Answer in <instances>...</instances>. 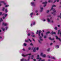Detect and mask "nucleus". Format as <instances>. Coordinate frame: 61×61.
<instances>
[{"mask_svg": "<svg viewBox=\"0 0 61 61\" xmlns=\"http://www.w3.org/2000/svg\"><path fill=\"white\" fill-rule=\"evenodd\" d=\"M56 5H53L51 9L50 10L51 11V10H53V11L54 12H52L51 13L52 14H53V15H55V12H56V10H55V9L54 8H53V7H56Z\"/></svg>", "mask_w": 61, "mask_h": 61, "instance_id": "f257e3e1", "label": "nucleus"}, {"mask_svg": "<svg viewBox=\"0 0 61 61\" xmlns=\"http://www.w3.org/2000/svg\"><path fill=\"white\" fill-rule=\"evenodd\" d=\"M30 56H29L28 60H26L25 59H24V58H23L22 59H21V61H28L29 60V59H30Z\"/></svg>", "mask_w": 61, "mask_h": 61, "instance_id": "f03ea898", "label": "nucleus"}, {"mask_svg": "<svg viewBox=\"0 0 61 61\" xmlns=\"http://www.w3.org/2000/svg\"><path fill=\"white\" fill-rule=\"evenodd\" d=\"M40 56H42L43 57H46V54H44L43 53V52H41V53Z\"/></svg>", "mask_w": 61, "mask_h": 61, "instance_id": "7ed1b4c3", "label": "nucleus"}, {"mask_svg": "<svg viewBox=\"0 0 61 61\" xmlns=\"http://www.w3.org/2000/svg\"><path fill=\"white\" fill-rule=\"evenodd\" d=\"M39 55H37V57L36 58L37 59H39L38 61H40V60H41V58L39 57Z\"/></svg>", "mask_w": 61, "mask_h": 61, "instance_id": "20e7f679", "label": "nucleus"}, {"mask_svg": "<svg viewBox=\"0 0 61 61\" xmlns=\"http://www.w3.org/2000/svg\"><path fill=\"white\" fill-rule=\"evenodd\" d=\"M31 55V54H27L25 55L24 54H22V56H24V57H25V56H30Z\"/></svg>", "mask_w": 61, "mask_h": 61, "instance_id": "39448f33", "label": "nucleus"}, {"mask_svg": "<svg viewBox=\"0 0 61 61\" xmlns=\"http://www.w3.org/2000/svg\"><path fill=\"white\" fill-rule=\"evenodd\" d=\"M56 39H57V40H59V41L61 42V39L60 38H58V37L56 36Z\"/></svg>", "mask_w": 61, "mask_h": 61, "instance_id": "423d86ee", "label": "nucleus"}, {"mask_svg": "<svg viewBox=\"0 0 61 61\" xmlns=\"http://www.w3.org/2000/svg\"><path fill=\"white\" fill-rule=\"evenodd\" d=\"M33 50L34 52H36V47H33L32 49Z\"/></svg>", "mask_w": 61, "mask_h": 61, "instance_id": "0eeeda50", "label": "nucleus"}, {"mask_svg": "<svg viewBox=\"0 0 61 61\" xmlns=\"http://www.w3.org/2000/svg\"><path fill=\"white\" fill-rule=\"evenodd\" d=\"M43 4H44L45 5L44 6V7H45L46 6V4H47V2L45 1V2H44L43 3Z\"/></svg>", "mask_w": 61, "mask_h": 61, "instance_id": "6e6552de", "label": "nucleus"}, {"mask_svg": "<svg viewBox=\"0 0 61 61\" xmlns=\"http://www.w3.org/2000/svg\"><path fill=\"white\" fill-rule=\"evenodd\" d=\"M31 5H32V6H35V5H36L35 3L33 2H32L31 3Z\"/></svg>", "mask_w": 61, "mask_h": 61, "instance_id": "1a4fd4ad", "label": "nucleus"}, {"mask_svg": "<svg viewBox=\"0 0 61 61\" xmlns=\"http://www.w3.org/2000/svg\"><path fill=\"white\" fill-rule=\"evenodd\" d=\"M1 3H4V5H6V3H5V2L2 1H0V4Z\"/></svg>", "mask_w": 61, "mask_h": 61, "instance_id": "9d476101", "label": "nucleus"}, {"mask_svg": "<svg viewBox=\"0 0 61 61\" xmlns=\"http://www.w3.org/2000/svg\"><path fill=\"white\" fill-rule=\"evenodd\" d=\"M41 30H39V33L38 34V35L39 36H40V33H41Z\"/></svg>", "mask_w": 61, "mask_h": 61, "instance_id": "9b49d317", "label": "nucleus"}, {"mask_svg": "<svg viewBox=\"0 0 61 61\" xmlns=\"http://www.w3.org/2000/svg\"><path fill=\"white\" fill-rule=\"evenodd\" d=\"M42 37L41 36H40L39 37V38L41 41H43V40L41 38Z\"/></svg>", "mask_w": 61, "mask_h": 61, "instance_id": "f8f14e48", "label": "nucleus"}, {"mask_svg": "<svg viewBox=\"0 0 61 61\" xmlns=\"http://www.w3.org/2000/svg\"><path fill=\"white\" fill-rule=\"evenodd\" d=\"M3 25H4L5 26H6V25H7V23H5L4 22L3 23Z\"/></svg>", "mask_w": 61, "mask_h": 61, "instance_id": "ddd939ff", "label": "nucleus"}, {"mask_svg": "<svg viewBox=\"0 0 61 61\" xmlns=\"http://www.w3.org/2000/svg\"><path fill=\"white\" fill-rule=\"evenodd\" d=\"M47 20L48 22H50V19L49 18H47Z\"/></svg>", "mask_w": 61, "mask_h": 61, "instance_id": "4468645a", "label": "nucleus"}, {"mask_svg": "<svg viewBox=\"0 0 61 61\" xmlns=\"http://www.w3.org/2000/svg\"><path fill=\"white\" fill-rule=\"evenodd\" d=\"M43 8L41 7V10L40 11V12H42L43 11Z\"/></svg>", "mask_w": 61, "mask_h": 61, "instance_id": "2eb2a0df", "label": "nucleus"}, {"mask_svg": "<svg viewBox=\"0 0 61 61\" xmlns=\"http://www.w3.org/2000/svg\"><path fill=\"white\" fill-rule=\"evenodd\" d=\"M54 29L55 30H57V28L56 27H55L54 28Z\"/></svg>", "mask_w": 61, "mask_h": 61, "instance_id": "dca6fc26", "label": "nucleus"}, {"mask_svg": "<svg viewBox=\"0 0 61 61\" xmlns=\"http://www.w3.org/2000/svg\"><path fill=\"white\" fill-rule=\"evenodd\" d=\"M55 47L56 48H59V46L58 45L55 46Z\"/></svg>", "mask_w": 61, "mask_h": 61, "instance_id": "f3484780", "label": "nucleus"}, {"mask_svg": "<svg viewBox=\"0 0 61 61\" xmlns=\"http://www.w3.org/2000/svg\"><path fill=\"white\" fill-rule=\"evenodd\" d=\"M51 34H56V32H53V31H52L51 32Z\"/></svg>", "mask_w": 61, "mask_h": 61, "instance_id": "a211bd4d", "label": "nucleus"}, {"mask_svg": "<svg viewBox=\"0 0 61 61\" xmlns=\"http://www.w3.org/2000/svg\"><path fill=\"white\" fill-rule=\"evenodd\" d=\"M50 48H48L47 50V51L48 52L50 50Z\"/></svg>", "mask_w": 61, "mask_h": 61, "instance_id": "6ab92c4d", "label": "nucleus"}, {"mask_svg": "<svg viewBox=\"0 0 61 61\" xmlns=\"http://www.w3.org/2000/svg\"><path fill=\"white\" fill-rule=\"evenodd\" d=\"M51 59H56V58L54 57H51Z\"/></svg>", "mask_w": 61, "mask_h": 61, "instance_id": "aec40b11", "label": "nucleus"}, {"mask_svg": "<svg viewBox=\"0 0 61 61\" xmlns=\"http://www.w3.org/2000/svg\"><path fill=\"white\" fill-rule=\"evenodd\" d=\"M33 12L30 13V15H31V17H32V15H33Z\"/></svg>", "mask_w": 61, "mask_h": 61, "instance_id": "412c9836", "label": "nucleus"}, {"mask_svg": "<svg viewBox=\"0 0 61 61\" xmlns=\"http://www.w3.org/2000/svg\"><path fill=\"white\" fill-rule=\"evenodd\" d=\"M51 23H54V20H51Z\"/></svg>", "mask_w": 61, "mask_h": 61, "instance_id": "4be33fe9", "label": "nucleus"}, {"mask_svg": "<svg viewBox=\"0 0 61 61\" xmlns=\"http://www.w3.org/2000/svg\"><path fill=\"white\" fill-rule=\"evenodd\" d=\"M31 59H33L34 58V55H33L31 56Z\"/></svg>", "mask_w": 61, "mask_h": 61, "instance_id": "5701e85b", "label": "nucleus"}, {"mask_svg": "<svg viewBox=\"0 0 61 61\" xmlns=\"http://www.w3.org/2000/svg\"><path fill=\"white\" fill-rule=\"evenodd\" d=\"M2 29L3 30V31H5V28H2Z\"/></svg>", "mask_w": 61, "mask_h": 61, "instance_id": "b1692460", "label": "nucleus"}, {"mask_svg": "<svg viewBox=\"0 0 61 61\" xmlns=\"http://www.w3.org/2000/svg\"><path fill=\"white\" fill-rule=\"evenodd\" d=\"M0 22H2V21H3V19H2L1 18L0 19Z\"/></svg>", "mask_w": 61, "mask_h": 61, "instance_id": "393cba45", "label": "nucleus"}, {"mask_svg": "<svg viewBox=\"0 0 61 61\" xmlns=\"http://www.w3.org/2000/svg\"><path fill=\"white\" fill-rule=\"evenodd\" d=\"M53 1H51V0H49L48 2L49 3H50V2H52Z\"/></svg>", "mask_w": 61, "mask_h": 61, "instance_id": "a878e982", "label": "nucleus"}, {"mask_svg": "<svg viewBox=\"0 0 61 61\" xmlns=\"http://www.w3.org/2000/svg\"><path fill=\"white\" fill-rule=\"evenodd\" d=\"M36 50H37V51H38V50H39V47L36 48Z\"/></svg>", "mask_w": 61, "mask_h": 61, "instance_id": "bb28decb", "label": "nucleus"}, {"mask_svg": "<svg viewBox=\"0 0 61 61\" xmlns=\"http://www.w3.org/2000/svg\"><path fill=\"white\" fill-rule=\"evenodd\" d=\"M25 42H28V40H25Z\"/></svg>", "mask_w": 61, "mask_h": 61, "instance_id": "cd10ccee", "label": "nucleus"}, {"mask_svg": "<svg viewBox=\"0 0 61 61\" xmlns=\"http://www.w3.org/2000/svg\"><path fill=\"white\" fill-rule=\"evenodd\" d=\"M50 33V32L49 31H48L47 32H46V34H49Z\"/></svg>", "mask_w": 61, "mask_h": 61, "instance_id": "c85d7f7f", "label": "nucleus"}, {"mask_svg": "<svg viewBox=\"0 0 61 61\" xmlns=\"http://www.w3.org/2000/svg\"><path fill=\"white\" fill-rule=\"evenodd\" d=\"M24 46H26V44L24 43Z\"/></svg>", "mask_w": 61, "mask_h": 61, "instance_id": "c756f323", "label": "nucleus"}, {"mask_svg": "<svg viewBox=\"0 0 61 61\" xmlns=\"http://www.w3.org/2000/svg\"><path fill=\"white\" fill-rule=\"evenodd\" d=\"M31 36L32 37H35V36L34 35H31Z\"/></svg>", "mask_w": 61, "mask_h": 61, "instance_id": "7c9ffc66", "label": "nucleus"}, {"mask_svg": "<svg viewBox=\"0 0 61 61\" xmlns=\"http://www.w3.org/2000/svg\"><path fill=\"white\" fill-rule=\"evenodd\" d=\"M38 41H39V42L40 44H41V43H42V42H41V41H40V40H38Z\"/></svg>", "mask_w": 61, "mask_h": 61, "instance_id": "2f4dec72", "label": "nucleus"}, {"mask_svg": "<svg viewBox=\"0 0 61 61\" xmlns=\"http://www.w3.org/2000/svg\"><path fill=\"white\" fill-rule=\"evenodd\" d=\"M51 16V15H48V16L47 17H50V16Z\"/></svg>", "mask_w": 61, "mask_h": 61, "instance_id": "473e14b6", "label": "nucleus"}, {"mask_svg": "<svg viewBox=\"0 0 61 61\" xmlns=\"http://www.w3.org/2000/svg\"><path fill=\"white\" fill-rule=\"evenodd\" d=\"M47 57L48 58H50V56H48Z\"/></svg>", "mask_w": 61, "mask_h": 61, "instance_id": "72a5a7b5", "label": "nucleus"}, {"mask_svg": "<svg viewBox=\"0 0 61 61\" xmlns=\"http://www.w3.org/2000/svg\"><path fill=\"white\" fill-rule=\"evenodd\" d=\"M7 12V9H5V12L6 13Z\"/></svg>", "mask_w": 61, "mask_h": 61, "instance_id": "f704fd0d", "label": "nucleus"}, {"mask_svg": "<svg viewBox=\"0 0 61 61\" xmlns=\"http://www.w3.org/2000/svg\"><path fill=\"white\" fill-rule=\"evenodd\" d=\"M8 6H9V5H6L5 6V7H6Z\"/></svg>", "mask_w": 61, "mask_h": 61, "instance_id": "c9c22d12", "label": "nucleus"}, {"mask_svg": "<svg viewBox=\"0 0 61 61\" xmlns=\"http://www.w3.org/2000/svg\"><path fill=\"white\" fill-rule=\"evenodd\" d=\"M49 12V10H47V13H48Z\"/></svg>", "mask_w": 61, "mask_h": 61, "instance_id": "e433bc0d", "label": "nucleus"}, {"mask_svg": "<svg viewBox=\"0 0 61 61\" xmlns=\"http://www.w3.org/2000/svg\"><path fill=\"white\" fill-rule=\"evenodd\" d=\"M30 33H28V36H30Z\"/></svg>", "mask_w": 61, "mask_h": 61, "instance_id": "4c0bfd02", "label": "nucleus"}, {"mask_svg": "<svg viewBox=\"0 0 61 61\" xmlns=\"http://www.w3.org/2000/svg\"><path fill=\"white\" fill-rule=\"evenodd\" d=\"M29 41L30 42H31L32 41L31 40H30V39H29Z\"/></svg>", "mask_w": 61, "mask_h": 61, "instance_id": "58836bf2", "label": "nucleus"}, {"mask_svg": "<svg viewBox=\"0 0 61 61\" xmlns=\"http://www.w3.org/2000/svg\"><path fill=\"white\" fill-rule=\"evenodd\" d=\"M4 10H5V8H3L2 9L3 11H4Z\"/></svg>", "mask_w": 61, "mask_h": 61, "instance_id": "ea45409f", "label": "nucleus"}, {"mask_svg": "<svg viewBox=\"0 0 61 61\" xmlns=\"http://www.w3.org/2000/svg\"><path fill=\"white\" fill-rule=\"evenodd\" d=\"M35 24H36V22H34L33 23V25H35Z\"/></svg>", "mask_w": 61, "mask_h": 61, "instance_id": "a19ab883", "label": "nucleus"}, {"mask_svg": "<svg viewBox=\"0 0 61 61\" xmlns=\"http://www.w3.org/2000/svg\"><path fill=\"white\" fill-rule=\"evenodd\" d=\"M49 39H50V40H51L52 39L51 38V37H49Z\"/></svg>", "mask_w": 61, "mask_h": 61, "instance_id": "79ce46f5", "label": "nucleus"}, {"mask_svg": "<svg viewBox=\"0 0 61 61\" xmlns=\"http://www.w3.org/2000/svg\"><path fill=\"white\" fill-rule=\"evenodd\" d=\"M53 45V43H51L50 44V46H52Z\"/></svg>", "mask_w": 61, "mask_h": 61, "instance_id": "37998d69", "label": "nucleus"}, {"mask_svg": "<svg viewBox=\"0 0 61 61\" xmlns=\"http://www.w3.org/2000/svg\"><path fill=\"white\" fill-rule=\"evenodd\" d=\"M41 35L42 36H43V33H41Z\"/></svg>", "mask_w": 61, "mask_h": 61, "instance_id": "c03bdc74", "label": "nucleus"}, {"mask_svg": "<svg viewBox=\"0 0 61 61\" xmlns=\"http://www.w3.org/2000/svg\"><path fill=\"white\" fill-rule=\"evenodd\" d=\"M41 61H45V60L44 59L42 60H41Z\"/></svg>", "mask_w": 61, "mask_h": 61, "instance_id": "a18cd8bd", "label": "nucleus"}, {"mask_svg": "<svg viewBox=\"0 0 61 61\" xmlns=\"http://www.w3.org/2000/svg\"><path fill=\"white\" fill-rule=\"evenodd\" d=\"M35 12H36V13H37V12H38V10H36Z\"/></svg>", "mask_w": 61, "mask_h": 61, "instance_id": "49530a36", "label": "nucleus"}, {"mask_svg": "<svg viewBox=\"0 0 61 61\" xmlns=\"http://www.w3.org/2000/svg\"><path fill=\"white\" fill-rule=\"evenodd\" d=\"M38 30H37L36 32V34H38Z\"/></svg>", "mask_w": 61, "mask_h": 61, "instance_id": "de8ad7c7", "label": "nucleus"}, {"mask_svg": "<svg viewBox=\"0 0 61 61\" xmlns=\"http://www.w3.org/2000/svg\"><path fill=\"white\" fill-rule=\"evenodd\" d=\"M44 38H46V36H45L44 37Z\"/></svg>", "mask_w": 61, "mask_h": 61, "instance_id": "09e8293b", "label": "nucleus"}, {"mask_svg": "<svg viewBox=\"0 0 61 61\" xmlns=\"http://www.w3.org/2000/svg\"><path fill=\"white\" fill-rule=\"evenodd\" d=\"M7 14H6L5 15V16L6 17V16H7Z\"/></svg>", "mask_w": 61, "mask_h": 61, "instance_id": "8fccbe9b", "label": "nucleus"}, {"mask_svg": "<svg viewBox=\"0 0 61 61\" xmlns=\"http://www.w3.org/2000/svg\"><path fill=\"white\" fill-rule=\"evenodd\" d=\"M54 40V38H53L52 39H51V40Z\"/></svg>", "mask_w": 61, "mask_h": 61, "instance_id": "3c124183", "label": "nucleus"}, {"mask_svg": "<svg viewBox=\"0 0 61 61\" xmlns=\"http://www.w3.org/2000/svg\"><path fill=\"white\" fill-rule=\"evenodd\" d=\"M28 49L29 50H30V49H31V48H30V47H29L28 48Z\"/></svg>", "mask_w": 61, "mask_h": 61, "instance_id": "603ef678", "label": "nucleus"}, {"mask_svg": "<svg viewBox=\"0 0 61 61\" xmlns=\"http://www.w3.org/2000/svg\"><path fill=\"white\" fill-rule=\"evenodd\" d=\"M30 45L31 46H33V44H32V43H31L30 44Z\"/></svg>", "mask_w": 61, "mask_h": 61, "instance_id": "864d4df0", "label": "nucleus"}, {"mask_svg": "<svg viewBox=\"0 0 61 61\" xmlns=\"http://www.w3.org/2000/svg\"><path fill=\"white\" fill-rule=\"evenodd\" d=\"M43 21H46V20L45 19L43 20Z\"/></svg>", "mask_w": 61, "mask_h": 61, "instance_id": "5fc2aeb1", "label": "nucleus"}, {"mask_svg": "<svg viewBox=\"0 0 61 61\" xmlns=\"http://www.w3.org/2000/svg\"><path fill=\"white\" fill-rule=\"evenodd\" d=\"M32 39H33V41H35V40H34V39H33V38H32Z\"/></svg>", "mask_w": 61, "mask_h": 61, "instance_id": "6e6d98bb", "label": "nucleus"}, {"mask_svg": "<svg viewBox=\"0 0 61 61\" xmlns=\"http://www.w3.org/2000/svg\"><path fill=\"white\" fill-rule=\"evenodd\" d=\"M56 2V0H55V1H54V3H55V2Z\"/></svg>", "mask_w": 61, "mask_h": 61, "instance_id": "4d7b16f0", "label": "nucleus"}, {"mask_svg": "<svg viewBox=\"0 0 61 61\" xmlns=\"http://www.w3.org/2000/svg\"><path fill=\"white\" fill-rule=\"evenodd\" d=\"M2 15V12H0V15Z\"/></svg>", "mask_w": 61, "mask_h": 61, "instance_id": "13d9d810", "label": "nucleus"}, {"mask_svg": "<svg viewBox=\"0 0 61 61\" xmlns=\"http://www.w3.org/2000/svg\"><path fill=\"white\" fill-rule=\"evenodd\" d=\"M57 2H59V0H57Z\"/></svg>", "mask_w": 61, "mask_h": 61, "instance_id": "bf43d9fd", "label": "nucleus"}, {"mask_svg": "<svg viewBox=\"0 0 61 61\" xmlns=\"http://www.w3.org/2000/svg\"><path fill=\"white\" fill-rule=\"evenodd\" d=\"M5 17H3V19H5Z\"/></svg>", "mask_w": 61, "mask_h": 61, "instance_id": "052dcab7", "label": "nucleus"}, {"mask_svg": "<svg viewBox=\"0 0 61 61\" xmlns=\"http://www.w3.org/2000/svg\"><path fill=\"white\" fill-rule=\"evenodd\" d=\"M58 27H60V25H58Z\"/></svg>", "mask_w": 61, "mask_h": 61, "instance_id": "680f3d73", "label": "nucleus"}, {"mask_svg": "<svg viewBox=\"0 0 61 61\" xmlns=\"http://www.w3.org/2000/svg\"><path fill=\"white\" fill-rule=\"evenodd\" d=\"M23 51H25V49H23Z\"/></svg>", "mask_w": 61, "mask_h": 61, "instance_id": "e2e57ef3", "label": "nucleus"}, {"mask_svg": "<svg viewBox=\"0 0 61 61\" xmlns=\"http://www.w3.org/2000/svg\"><path fill=\"white\" fill-rule=\"evenodd\" d=\"M51 19H52V17H51L50 18Z\"/></svg>", "mask_w": 61, "mask_h": 61, "instance_id": "0e129e2a", "label": "nucleus"}, {"mask_svg": "<svg viewBox=\"0 0 61 61\" xmlns=\"http://www.w3.org/2000/svg\"><path fill=\"white\" fill-rule=\"evenodd\" d=\"M36 15H38V13H37Z\"/></svg>", "mask_w": 61, "mask_h": 61, "instance_id": "69168bd1", "label": "nucleus"}, {"mask_svg": "<svg viewBox=\"0 0 61 61\" xmlns=\"http://www.w3.org/2000/svg\"><path fill=\"white\" fill-rule=\"evenodd\" d=\"M7 27H6V30H7Z\"/></svg>", "mask_w": 61, "mask_h": 61, "instance_id": "338daca9", "label": "nucleus"}, {"mask_svg": "<svg viewBox=\"0 0 61 61\" xmlns=\"http://www.w3.org/2000/svg\"><path fill=\"white\" fill-rule=\"evenodd\" d=\"M33 60H34V61H36V60L35 59H34Z\"/></svg>", "mask_w": 61, "mask_h": 61, "instance_id": "774afa93", "label": "nucleus"}]
</instances>
